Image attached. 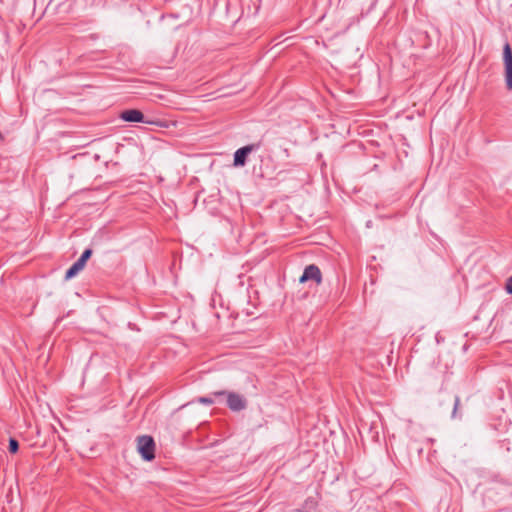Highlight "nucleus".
Wrapping results in <instances>:
<instances>
[{"instance_id": "obj_1", "label": "nucleus", "mask_w": 512, "mask_h": 512, "mask_svg": "<svg viewBox=\"0 0 512 512\" xmlns=\"http://www.w3.org/2000/svg\"><path fill=\"white\" fill-rule=\"evenodd\" d=\"M212 395L215 397L226 396V404L228 408L233 412L242 411L247 407L246 398L239 393L222 390L215 391L212 393Z\"/></svg>"}, {"instance_id": "obj_2", "label": "nucleus", "mask_w": 512, "mask_h": 512, "mask_svg": "<svg viewBox=\"0 0 512 512\" xmlns=\"http://www.w3.org/2000/svg\"><path fill=\"white\" fill-rule=\"evenodd\" d=\"M137 449L144 460L151 461L155 458V442L151 436L143 435L138 437Z\"/></svg>"}, {"instance_id": "obj_3", "label": "nucleus", "mask_w": 512, "mask_h": 512, "mask_svg": "<svg viewBox=\"0 0 512 512\" xmlns=\"http://www.w3.org/2000/svg\"><path fill=\"white\" fill-rule=\"evenodd\" d=\"M503 62L506 87L508 90H512V49L509 43H506L503 48Z\"/></svg>"}, {"instance_id": "obj_4", "label": "nucleus", "mask_w": 512, "mask_h": 512, "mask_svg": "<svg viewBox=\"0 0 512 512\" xmlns=\"http://www.w3.org/2000/svg\"><path fill=\"white\" fill-rule=\"evenodd\" d=\"M259 144H250L236 150L234 154V166H244L246 164L247 156L254 150L259 148Z\"/></svg>"}, {"instance_id": "obj_5", "label": "nucleus", "mask_w": 512, "mask_h": 512, "mask_svg": "<svg viewBox=\"0 0 512 512\" xmlns=\"http://www.w3.org/2000/svg\"><path fill=\"white\" fill-rule=\"evenodd\" d=\"M313 280L317 284H320L322 281V274L318 266L311 264L308 265L300 277L299 281L300 283H304L306 281Z\"/></svg>"}, {"instance_id": "obj_6", "label": "nucleus", "mask_w": 512, "mask_h": 512, "mask_svg": "<svg viewBox=\"0 0 512 512\" xmlns=\"http://www.w3.org/2000/svg\"><path fill=\"white\" fill-rule=\"evenodd\" d=\"M121 119L126 122H142L144 115L140 110L129 109L125 110L120 115Z\"/></svg>"}, {"instance_id": "obj_7", "label": "nucleus", "mask_w": 512, "mask_h": 512, "mask_svg": "<svg viewBox=\"0 0 512 512\" xmlns=\"http://www.w3.org/2000/svg\"><path fill=\"white\" fill-rule=\"evenodd\" d=\"M82 269L79 267L77 262H75L67 271L65 274V279H71L74 276H76Z\"/></svg>"}, {"instance_id": "obj_8", "label": "nucleus", "mask_w": 512, "mask_h": 512, "mask_svg": "<svg viewBox=\"0 0 512 512\" xmlns=\"http://www.w3.org/2000/svg\"><path fill=\"white\" fill-rule=\"evenodd\" d=\"M8 449L11 453H16L19 449L18 441L14 438H10Z\"/></svg>"}, {"instance_id": "obj_9", "label": "nucleus", "mask_w": 512, "mask_h": 512, "mask_svg": "<svg viewBox=\"0 0 512 512\" xmlns=\"http://www.w3.org/2000/svg\"><path fill=\"white\" fill-rule=\"evenodd\" d=\"M197 402L201 403V404H205V405H212V404H214V399L211 396L210 397H199L197 399Z\"/></svg>"}, {"instance_id": "obj_10", "label": "nucleus", "mask_w": 512, "mask_h": 512, "mask_svg": "<svg viewBox=\"0 0 512 512\" xmlns=\"http://www.w3.org/2000/svg\"><path fill=\"white\" fill-rule=\"evenodd\" d=\"M92 255V250L91 249H86L82 255L80 256V259L83 261V262H87V260L91 257Z\"/></svg>"}, {"instance_id": "obj_11", "label": "nucleus", "mask_w": 512, "mask_h": 512, "mask_svg": "<svg viewBox=\"0 0 512 512\" xmlns=\"http://www.w3.org/2000/svg\"><path fill=\"white\" fill-rule=\"evenodd\" d=\"M459 405H460V398L458 396L455 397V403H454V409H453V412H452V416L455 417L456 415V412L459 408Z\"/></svg>"}, {"instance_id": "obj_12", "label": "nucleus", "mask_w": 512, "mask_h": 512, "mask_svg": "<svg viewBox=\"0 0 512 512\" xmlns=\"http://www.w3.org/2000/svg\"><path fill=\"white\" fill-rule=\"evenodd\" d=\"M505 288L508 293L512 294V276L507 279Z\"/></svg>"}, {"instance_id": "obj_13", "label": "nucleus", "mask_w": 512, "mask_h": 512, "mask_svg": "<svg viewBox=\"0 0 512 512\" xmlns=\"http://www.w3.org/2000/svg\"><path fill=\"white\" fill-rule=\"evenodd\" d=\"M76 262L79 265V267L83 270L85 265H86V263L83 262L80 258Z\"/></svg>"}]
</instances>
